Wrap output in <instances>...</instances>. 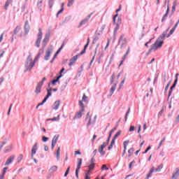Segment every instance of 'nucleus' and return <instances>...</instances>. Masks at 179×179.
<instances>
[{
  "instance_id": "obj_1",
  "label": "nucleus",
  "mask_w": 179,
  "mask_h": 179,
  "mask_svg": "<svg viewBox=\"0 0 179 179\" xmlns=\"http://www.w3.org/2000/svg\"><path fill=\"white\" fill-rule=\"evenodd\" d=\"M169 30H170V27L165 31H164L162 34H161L158 37L155 43L152 45H151V48L148 50V52L146 53L147 56L149 55L150 52H152V51H156V50H157L158 48H162V47L163 46V43L164 42L160 40H164V38H166V34L169 33Z\"/></svg>"
},
{
  "instance_id": "obj_2",
  "label": "nucleus",
  "mask_w": 179,
  "mask_h": 179,
  "mask_svg": "<svg viewBox=\"0 0 179 179\" xmlns=\"http://www.w3.org/2000/svg\"><path fill=\"white\" fill-rule=\"evenodd\" d=\"M34 66V62H33V57H31V53L29 52L25 62V70L24 71V73H26V72H30Z\"/></svg>"
},
{
  "instance_id": "obj_3",
  "label": "nucleus",
  "mask_w": 179,
  "mask_h": 179,
  "mask_svg": "<svg viewBox=\"0 0 179 179\" xmlns=\"http://www.w3.org/2000/svg\"><path fill=\"white\" fill-rule=\"evenodd\" d=\"M124 34L120 35V38H119V41L117 43V45H120V50H122V48H124V45H126V44L128 43V41L127 40L126 38H124Z\"/></svg>"
},
{
  "instance_id": "obj_4",
  "label": "nucleus",
  "mask_w": 179,
  "mask_h": 179,
  "mask_svg": "<svg viewBox=\"0 0 179 179\" xmlns=\"http://www.w3.org/2000/svg\"><path fill=\"white\" fill-rule=\"evenodd\" d=\"M42 38H43V31H41V28H39L37 38L35 43V45L36 47H37V48H40V44H41Z\"/></svg>"
},
{
  "instance_id": "obj_5",
  "label": "nucleus",
  "mask_w": 179,
  "mask_h": 179,
  "mask_svg": "<svg viewBox=\"0 0 179 179\" xmlns=\"http://www.w3.org/2000/svg\"><path fill=\"white\" fill-rule=\"evenodd\" d=\"M94 13H91L90 15H88L87 16V17H85L84 20H83L78 24V28L82 27V26H85V24H86L87 23V22H89V20H90V17H92V15Z\"/></svg>"
},
{
  "instance_id": "obj_6",
  "label": "nucleus",
  "mask_w": 179,
  "mask_h": 179,
  "mask_svg": "<svg viewBox=\"0 0 179 179\" xmlns=\"http://www.w3.org/2000/svg\"><path fill=\"white\" fill-rule=\"evenodd\" d=\"M82 158H78V164H77V168L76 169V178H79V171L80 170V167L82 166Z\"/></svg>"
},
{
  "instance_id": "obj_7",
  "label": "nucleus",
  "mask_w": 179,
  "mask_h": 179,
  "mask_svg": "<svg viewBox=\"0 0 179 179\" xmlns=\"http://www.w3.org/2000/svg\"><path fill=\"white\" fill-rule=\"evenodd\" d=\"M52 54V48H48L45 52V55L44 56L45 61H48Z\"/></svg>"
},
{
  "instance_id": "obj_8",
  "label": "nucleus",
  "mask_w": 179,
  "mask_h": 179,
  "mask_svg": "<svg viewBox=\"0 0 179 179\" xmlns=\"http://www.w3.org/2000/svg\"><path fill=\"white\" fill-rule=\"evenodd\" d=\"M48 41H50V34H45V37L42 41V47L45 48L47 44H48Z\"/></svg>"
},
{
  "instance_id": "obj_9",
  "label": "nucleus",
  "mask_w": 179,
  "mask_h": 179,
  "mask_svg": "<svg viewBox=\"0 0 179 179\" xmlns=\"http://www.w3.org/2000/svg\"><path fill=\"white\" fill-rule=\"evenodd\" d=\"M106 146H107V144L106 143H103V144L98 148V152L101 156H104L106 155V151H104V148H106Z\"/></svg>"
},
{
  "instance_id": "obj_10",
  "label": "nucleus",
  "mask_w": 179,
  "mask_h": 179,
  "mask_svg": "<svg viewBox=\"0 0 179 179\" xmlns=\"http://www.w3.org/2000/svg\"><path fill=\"white\" fill-rule=\"evenodd\" d=\"M178 24H179V20L177 21V22L176 23L174 27L170 30L169 34L168 35H167V32H166L165 37H167V38H169V37H170V36H171V34H173L174 33V31H176V29H177V27H178Z\"/></svg>"
},
{
  "instance_id": "obj_11",
  "label": "nucleus",
  "mask_w": 179,
  "mask_h": 179,
  "mask_svg": "<svg viewBox=\"0 0 179 179\" xmlns=\"http://www.w3.org/2000/svg\"><path fill=\"white\" fill-rule=\"evenodd\" d=\"M84 112L85 110H83V109H80L78 112L76 113L73 120H79V118H82V115H83Z\"/></svg>"
},
{
  "instance_id": "obj_12",
  "label": "nucleus",
  "mask_w": 179,
  "mask_h": 179,
  "mask_svg": "<svg viewBox=\"0 0 179 179\" xmlns=\"http://www.w3.org/2000/svg\"><path fill=\"white\" fill-rule=\"evenodd\" d=\"M13 160H15V155H11L10 156L6 163L4 164V166H9V164H12V162H13Z\"/></svg>"
},
{
  "instance_id": "obj_13",
  "label": "nucleus",
  "mask_w": 179,
  "mask_h": 179,
  "mask_svg": "<svg viewBox=\"0 0 179 179\" xmlns=\"http://www.w3.org/2000/svg\"><path fill=\"white\" fill-rule=\"evenodd\" d=\"M41 87H43V83H38L35 90L36 94H39V93H41Z\"/></svg>"
},
{
  "instance_id": "obj_14",
  "label": "nucleus",
  "mask_w": 179,
  "mask_h": 179,
  "mask_svg": "<svg viewBox=\"0 0 179 179\" xmlns=\"http://www.w3.org/2000/svg\"><path fill=\"white\" fill-rule=\"evenodd\" d=\"M24 34H29L30 31V25L29 24V21H26L24 27Z\"/></svg>"
},
{
  "instance_id": "obj_15",
  "label": "nucleus",
  "mask_w": 179,
  "mask_h": 179,
  "mask_svg": "<svg viewBox=\"0 0 179 179\" xmlns=\"http://www.w3.org/2000/svg\"><path fill=\"white\" fill-rule=\"evenodd\" d=\"M87 120H89L87 124V128H89V127L92 125V117H90V112H88L86 115L85 121H87Z\"/></svg>"
},
{
  "instance_id": "obj_16",
  "label": "nucleus",
  "mask_w": 179,
  "mask_h": 179,
  "mask_svg": "<svg viewBox=\"0 0 179 179\" xmlns=\"http://www.w3.org/2000/svg\"><path fill=\"white\" fill-rule=\"evenodd\" d=\"M78 58H79V55H76V56L73 57L71 59H70V62L69 64V66H72L76 61H78Z\"/></svg>"
},
{
  "instance_id": "obj_17",
  "label": "nucleus",
  "mask_w": 179,
  "mask_h": 179,
  "mask_svg": "<svg viewBox=\"0 0 179 179\" xmlns=\"http://www.w3.org/2000/svg\"><path fill=\"white\" fill-rule=\"evenodd\" d=\"M169 12H170V7L167 6L166 13L164 15L162 19V23L166 21V19H167V16H169Z\"/></svg>"
},
{
  "instance_id": "obj_18",
  "label": "nucleus",
  "mask_w": 179,
  "mask_h": 179,
  "mask_svg": "<svg viewBox=\"0 0 179 179\" xmlns=\"http://www.w3.org/2000/svg\"><path fill=\"white\" fill-rule=\"evenodd\" d=\"M38 149V148L37 147V143H35L31 149V157H33V156H34V155L36 154V152H37V150Z\"/></svg>"
},
{
  "instance_id": "obj_19",
  "label": "nucleus",
  "mask_w": 179,
  "mask_h": 179,
  "mask_svg": "<svg viewBox=\"0 0 179 179\" xmlns=\"http://www.w3.org/2000/svg\"><path fill=\"white\" fill-rule=\"evenodd\" d=\"M59 104H61V101H56L52 106L53 110H58L59 108Z\"/></svg>"
},
{
  "instance_id": "obj_20",
  "label": "nucleus",
  "mask_w": 179,
  "mask_h": 179,
  "mask_svg": "<svg viewBox=\"0 0 179 179\" xmlns=\"http://www.w3.org/2000/svg\"><path fill=\"white\" fill-rule=\"evenodd\" d=\"M58 170V166H52L50 169H49V173L50 174H52L53 173H55Z\"/></svg>"
},
{
  "instance_id": "obj_21",
  "label": "nucleus",
  "mask_w": 179,
  "mask_h": 179,
  "mask_svg": "<svg viewBox=\"0 0 179 179\" xmlns=\"http://www.w3.org/2000/svg\"><path fill=\"white\" fill-rule=\"evenodd\" d=\"M155 171V167L152 166L150 170V172L148 173V174L147 175L145 179H149L150 178V177H152V175L153 174V172Z\"/></svg>"
},
{
  "instance_id": "obj_22",
  "label": "nucleus",
  "mask_w": 179,
  "mask_h": 179,
  "mask_svg": "<svg viewBox=\"0 0 179 179\" xmlns=\"http://www.w3.org/2000/svg\"><path fill=\"white\" fill-rule=\"evenodd\" d=\"M179 176V168L176 169V172L173 173L172 178L176 179Z\"/></svg>"
},
{
  "instance_id": "obj_23",
  "label": "nucleus",
  "mask_w": 179,
  "mask_h": 179,
  "mask_svg": "<svg viewBox=\"0 0 179 179\" xmlns=\"http://www.w3.org/2000/svg\"><path fill=\"white\" fill-rule=\"evenodd\" d=\"M116 87H117V83H114L110 90V96H113V94L114 93V92H115Z\"/></svg>"
},
{
  "instance_id": "obj_24",
  "label": "nucleus",
  "mask_w": 179,
  "mask_h": 179,
  "mask_svg": "<svg viewBox=\"0 0 179 179\" xmlns=\"http://www.w3.org/2000/svg\"><path fill=\"white\" fill-rule=\"evenodd\" d=\"M60 152H61V147H58L56 151V159L57 160H59L60 159Z\"/></svg>"
},
{
  "instance_id": "obj_25",
  "label": "nucleus",
  "mask_w": 179,
  "mask_h": 179,
  "mask_svg": "<svg viewBox=\"0 0 179 179\" xmlns=\"http://www.w3.org/2000/svg\"><path fill=\"white\" fill-rule=\"evenodd\" d=\"M59 138V135L58 134L55 135L52 140V143H55L56 145Z\"/></svg>"
},
{
  "instance_id": "obj_26",
  "label": "nucleus",
  "mask_w": 179,
  "mask_h": 179,
  "mask_svg": "<svg viewBox=\"0 0 179 179\" xmlns=\"http://www.w3.org/2000/svg\"><path fill=\"white\" fill-rule=\"evenodd\" d=\"M10 3H12V0H7L6 1L5 6H4L5 10H8V8L9 5H10Z\"/></svg>"
},
{
  "instance_id": "obj_27",
  "label": "nucleus",
  "mask_w": 179,
  "mask_h": 179,
  "mask_svg": "<svg viewBox=\"0 0 179 179\" xmlns=\"http://www.w3.org/2000/svg\"><path fill=\"white\" fill-rule=\"evenodd\" d=\"M174 87H176V84H173L170 87V90L168 94V99H170V96H171V94L173 93V89H174Z\"/></svg>"
},
{
  "instance_id": "obj_28",
  "label": "nucleus",
  "mask_w": 179,
  "mask_h": 179,
  "mask_svg": "<svg viewBox=\"0 0 179 179\" xmlns=\"http://www.w3.org/2000/svg\"><path fill=\"white\" fill-rule=\"evenodd\" d=\"M129 113H131V108H129L128 110L127 111L125 116H124V122H127V120H128V115H129Z\"/></svg>"
},
{
  "instance_id": "obj_29",
  "label": "nucleus",
  "mask_w": 179,
  "mask_h": 179,
  "mask_svg": "<svg viewBox=\"0 0 179 179\" xmlns=\"http://www.w3.org/2000/svg\"><path fill=\"white\" fill-rule=\"evenodd\" d=\"M46 121H59V115H58L56 117L47 119Z\"/></svg>"
},
{
  "instance_id": "obj_30",
  "label": "nucleus",
  "mask_w": 179,
  "mask_h": 179,
  "mask_svg": "<svg viewBox=\"0 0 179 179\" xmlns=\"http://www.w3.org/2000/svg\"><path fill=\"white\" fill-rule=\"evenodd\" d=\"M12 148H13L12 145H10V146H7L6 148V150H4V153H8V152H11L12 151Z\"/></svg>"
},
{
  "instance_id": "obj_31",
  "label": "nucleus",
  "mask_w": 179,
  "mask_h": 179,
  "mask_svg": "<svg viewBox=\"0 0 179 179\" xmlns=\"http://www.w3.org/2000/svg\"><path fill=\"white\" fill-rule=\"evenodd\" d=\"M94 167H96V164H90L88 166V169H89L90 171H93V170H94Z\"/></svg>"
},
{
  "instance_id": "obj_32",
  "label": "nucleus",
  "mask_w": 179,
  "mask_h": 179,
  "mask_svg": "<svg viewBox=\"0 0 179 179\" xmlns=\"http://www.w3.org/2000/svg\"><path fill=\"white\" fill-rule=\"evenodd\" d=\"M55 1L54 0H49L48 1V6L50 9H52V6H54Z\"/></svg>"
},
{
  "instance_id": "obj_33",
  "label": "nucleus",
  "mask_w": 179,
  "mask_h": 179,
  "mask_svg": "<svg viewBox=\"0 0 179 179\" xmlns=\"http://www.w3.org/2000/svg\"><path fill=\"white\" fill-rule=\"evenodd\" d=\"M162 169H163V164H161L159 166H157V168L155 169V172L159 173V171H162Z\"/></svg>"
},
{
  "instance_id": "obj_34",
  "label": "nucleus",
  "mask_w": 179,
  "mask_h": 179,
  "mask_svg": "<svg viewBox=\"0 0 179 179\" xmlns=\"http://www.w3.org/2000/svg\"><path fill=\"white\" fill-rule=\"evenodd\" d=\"M96 54H97V48H95L94 55L92 57V59L90 62V65H92V64H93V62L94 61V58L96 57Z\"/></svg>"
},
{
  "instance_id": "obj_35",
  "label": "nucleus",
  "mask_w": 179,
  "mask_h": 179,
  "mask_svg": "<svg viewBox=\"0 0 179 179\" xmlns=\"http://www.w3.org/2000/svg\"><path fill=\"white\" fill-rule=\"evenodd\" d=\"M134 152H135V149H134V148H131L128 150L129 157H131V156H132V153H134Z\"/></svg>"
},
{
  "instance_id": "obj_36",
  "label": "nucleus",
  "mask_w": 179,
  "mask_h": 179,
  "mask_svg": "<svg viewBox=\"0 0 179 179\" xmlns=\"http://www.w3.org/2000/svg\"><path fill=\"white\" fill-rule=\"evenodd\" d=\"M78 104L81 110H83V111H85V105L83 104V101H79Z\"/></svg>"
},
{
  "instance_id": "obj_37",
  "label": "nucleus",
  "mask_w": 179,
  "mask_h": 179,
  "mask_svg": "<svg viewBox=\"0 0 179 179\" xmlns=\"http://www.w3.org/2000/svg\"><path fill=\"white\" fill-rule=\"evenodd\" d=\"M20 30V27H16L14 29L13 36H16L17 34V31Z\"/></svg>"
},
{
  "instance_id": "obj_38",
  "label": "nucleus",
  "mask_w": 179,
  "mask_h": 179,
  "mask_svg": "<svg viewBox=\"0 0 179 179\" xmlns=\"http://www.w3.org/2000/svg\"><path fill=\"white\" fill-rule=\"evenodd\" d=\"M73 2H75V0H69L68 3H67L68 8H71V6H72V5H73Z\"/></svg>"
},
{
  "instance_id": "obj_39",
  "label": "nucleus",
  "mask_w": 179,
  "mask_h": 179,
  "mask_svg": "<svg viewBox=\"0 0 179 179\" xmlns=\"http://www.w3.org/2000/svg\"><path fill=\"white\" fill-rule=\"evenodd\" d=\"M114 131H117V127H114L113 129H112L110 132H109V138H111V135H113V134H114Z\"/></svg>"
},
{
  "instance_id": "obj_40",
  "label": "nucleus",
  "mask_w": 179,
  "mask_h": 179,
  "mask_svg": "<svg viewBox=\"0 0 179 179\" xmlns=\"http://www.w3.org/2000/svg\"><path fill=\"white\" fill-rule=\"evenodd\" d=\"M71 18L72 17L71 16L66 17L64 20L63 21V23H68V22H69V20H71Z\"/></svg>"
},
{
  "instance_id": "obj_41",
  "label": "nucleus",
  "mask_w": 179,
  "mask_h": 179,
  "mask_svg": "<svg viewBox=\"0 0 179 179\" xmlns=\"http://www.w3.org/2000/svg\"><path fill=\"white\" fill-rule=\"evenodd\" d=\"M121 135V131H118L115 136H113V139H117V138H118V136H120Z\"/></svg>"
},
{
  "instance_id": "obj_42",
  "label": "nucleus",
  "mask_w": 179,
  "mask_h": 179,
  "mask_svg": "<svg viewBox=\"0 0 179 179\" xmlns=\"http://www.w3.org/2000/svg\"><path fill=\"white\" fill-rule=\"evenodd\" d=\"M62 50V48H59L57 52H55V54L54 55L55 57H57L58 56V54H59L61 52V51Z\"/></svg>"
},
{
  "instance_id": "obj_43",
  "label": "nucleus",
  "mask_w": 179,
  "mask_h": 179,
  "mask_svg": "<svg viewBox=\"0 0 179 179\" xmlns=\"http://www.w3.org/2000/svg\"><path fill=\"white\" fill-rule=\"evenodd\" d=\"M120 24H116V27L114 29V31H113V32H115V34L117 33V31H118V30H120Z\"/></svg>"
},
{
  "instance_id": "obj_44",
  "label": "nucleus",
  "mask_w": 179,
  "mask_h": 179,
  "mask_svg": "<svg viewBox=\"0 0 179 179\" xmlns=\"http://www.w3.org/2000/svg\"><path fill=\"white\" fill-rule=\"evenodd\" d=\"M17 163H20V162H22V160H23V155H20L18 156V157L17 158Z\"/></svg>"
},
{
  "instance_id": "obj_45",
  "label": "nucleus",
  "mask_w": 179,
  "mask_h": 179,
  "mask_svg": "<svg viewBox=\"0 0 179 179\" xmlns=\"http://www.w3.org/2000/svg\"><path fill=\"white\" fill-rule=\"evenodd\" d=\"M69 170H71V166H68L65 173H64V177H67L68 175L69 174Z\"/></svg>"
},
{
  "instance_id": "obj_46",
  "label": "nucleus",
  "mask_w": 179,
  "mask_h": 179,
  "mask_svg": "<svg viewBox=\"0 0 179 179\" xmlns=\"http://www.w3.org/2000/svg\"><path fill=\"white\" fill-rule=\"evenodd\" d=\"M150 149H152V147L150 145H149L144 152H143V155H145V153H148V152H149V150H150Z\"/></svg>"
},
{
  "instance_id": "obj_47",
  "label": "nucleus",
  "mask_w": 179,
  "mask_h": 179,
  "mask_svg": "<svg viewBox=\"0 0 179 179\" xmlns=\"http://www.w3.org/2000/svg\"><path fill=\"white\" fill-rule=\"evenodd\" d=\"M101 170L103 171H104V170H108V167H107V165H106V164H103V165H102V166H101Z\"/></svg>"
},
{
  "instance_id": "obj_48",
  "label": "nucleus",
  "mask_w": 179,
  "mask_h": 179,
  "mask_svg": "<svg viewBox=\"0 0 179 179\" xmlns=\"http://www.w3.org/2000/svg\"><path fill=\"white\" fill-rule=\"evenodd\" d=\"M64 12V8H61L56 14V17H58L59 16L60 13H62Z\"/></svg>"
},
{
  "instance_id": "obj_49",
  "label": "nucleus",
  "mask_w": 179,
  "mask_h": 179,
  "mask_svg": "<svg viewBox=\"0 0 179 179\" xmlns=\"http://www.w3.org/2000/svg\"><path fill=\"white\" fill-rule=\"evenodd\" d=\"M49 139H50V138L46 137L45 136H42V141H43V142H47L48 141H49Z\"/></svg>"
},
{
  "instance_id": "obj_50",
  "label": "nucleus",
  "mask_w": 179,
  "mask_h": 179,
  "mask_svg": "<svg viewBox=\"0 0 179 179\" xmlns=\"http://www.w3.org/2000/svg\"><path fill=\"white\" fill-rule=\"evenodd\" d=\"M13 106V103H11L9 106V108H8V113H7V115H10V110H12V106Z\"/></svg>"
},
{
  "instance_id": "obj_51",
  "label": "nucleus",
  "mask_w": 179,
  "mask_h": 179,
  "mask_svg": "<svg viewBox=\"0 0 179 179\" xmlns=\"http://www.w3.org/2000/svg\"><path fill=\"white\" fill-rule=\"evenodd\" d=\"M170 85H171V81H169L168 83V84L166 85V86L165 87V92H167V90H169V87H170Z\"/></svg>"
},
{
  "instance_id": "obj_52",
  "label": "nucleus",
  "mask_w": 179,
  "mask_h": 179,
  "mask_svg": "<svg viewBox=\"0 0 179 179\" xmlns=\"http://www.w3.org/2000/svg\"><path fill=\"white\" fill-rule=\"evenodd\" d=\"M114 79H115V74H113L112 76H111V79H110V83H111V85H113V83L114 82Z\"/></svg>"
},
{
  "instance_id": "obj_53",
  "label": "nucleus",
  "mask_w": 179,
  "mask_h": 179,
  "mask_svg": "<svg viewBox=\"0 0 179 179\" xmlns=\"http://www.w3.org/2000/svg\"><path fill=\"white\" fill-rule=\"evenodd\" d=\"M135 164V160H133L131 162L129 163V169L131 170L132 169V165Z\"/></svg>"
},
{
  "instance_id": "obj_54",
  "label": "nucleus",
  "mask_w": 179,
  "mask_h": 179,
  "mask_svg": "<svg viewBox=\"0 0 179 179\" xmlns=\"http://www.w3.org/2000/svg\"><path fill=\"white\" fill-rule=\"evenodd\" d=\"M124 83H125V78H124L123 80H122V82L120 83L119 90L122 88V86H124Z\"/></svg>"
},
{
  "instance_id": "obj_55",
  "label": "nucleus",
  "mask_w": 179,
  "mask_h": 179,
  "mask_svg": "<svg viewBox=\"0 0 179 179\" xmlns=\"http://www.w3.org/2000/svg\"><path fill=\"white\" fill-rule=\"evenodd\" d=\"M57 83H58V80L53 79V80L51 81V83H52V86H55V85H56Z\"/></svg>"
},
{
  "instance_id": "obj_56",
  "label": "nucleus",
  "mask_w": 179,
  "mask_h": 179,
  "mask_svg": "<svg viewBox=\"0 0 179 179\" xmlns=\"http://www.w3.org/2000/svg\"><path fill=\"white\" fill-rule=\"evenodd\" d=\"M86 52V50L83 49L79 54H78L77 55H78V57H80V55H83V54H85Z\"/></svg>"
},
{
  "instance_id": "obj_57",
  "label": "nucleus",
  "mask_w": 179,
  "mask_h": 179,
  "mask_svg": "<svg viewBox=\"0 0 179 179\" xmlns=\"http://www.w3.org/2000/svg\"><path fill=\"white\" fill-rule=\"evenodd\" d=\"M43 5V0H38V6H39V8H41Z\"/></svg>"
},
{
  "instance_id": "obj_58",
  "label": "nucleus",
  "mask_w": 179,
  "mask_h": 179,
  "mask_svg": "<svg viewBox=\"0 0 179 179\" xmlns=\"http://www.w3.org/2000/svg\"><path fill=\"white\" fill-rule=\"evenodd\" d=\"M129 131V132H132V131H135V127L131 125Z\"/></svg>"
},
{
  "instance_id": "obj_59",
  "label": "nucleus",
  "mask_w": 179,
  "mask_h": 179,
  "mask_svg": "<svg viewBox=\"0 0 179 179\" xmlns=\"http://www.w3.org/2000/svg\"><path fill=\"white\" fill-rule=\"evenodd\" d=\"M118 17V14H115L113 17V24H115V19Z\"/></svg>"
},
{
  "instance_id": "obj_60",
  "label": "nucleus",
  "mask_w": 179,
  "mask_h": 179,
  "mask_svg": "<svg viewBox=\"0 0 179 179\" xmlns=\"http://www.w3.org/2000/svg\"><path fill=\"white\" fill-rule=\"evenodd\" d=\"M87 99V96H86V94H84L83 96V101H85V103H86Z\"/></svg>"
},
{
  "instance_id": "obj_61",
  "label": "nucleus",
  "mask_w": 179,
  "mask_h": 179,
  "mask_svg": "<svg viewBox=\"0 0 179 179\" xmlns=\"http://www.w3.org/2000/svg\"><path fill=\"white\" fill-rule=\"evenodd\" d=\"M94 162H96V159H94V158H92L90 161V164H96Z\"/></svg>"
},
{
  "instance_id": "obj_62",
  "label": "nucleus",
  "mask_w": 179,
  "mask_h": 179,
  "mask_svg": "<svg viewBox=\"0 0 179 179\" xmlns=\"http://www.w3.org/2000/svg\"><path fill=\"white\" fill-rule=\"evenodd\" d=\"M62 76V74H59V76H58L57 77H56V80H57V83H59V79L61 78V77Z\"/></svg>"
},
{
  "instance_id": "obj_63",
  "label": "nucleus",
  "mask_w": 179,
  "mask_h": 179,
  "mask_svg": "<svg viewBox=\"0 0 179 179\" xmlns=\"http://www.w3.org/2000/svg\"><path fill=\"white\" fill-rule=\"evenodd\" d=\"M6 170H8V167H4L2 171V174H6Z\"/></svg>"
},
{
  "instance_id": "obj_64",
  "label": "nucleus",
  "mask_w": 179,
  "mask_h": 179,
  "mask_svg": "<svg viewBox=\"0 0 179 179\" xmlns=\"http://www.w3.org/2000/svg\"><path fill=\"white\" fill-rule=\"evenodd\" d=\"M44 48H45L42 47V48H41V49L39 50L38 53L41 54V55L43 54V52H44Z\"/></svg>"
}]
</instances>
